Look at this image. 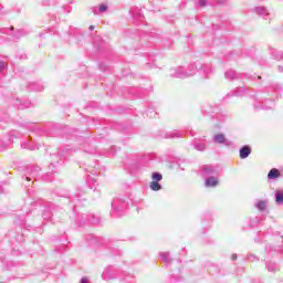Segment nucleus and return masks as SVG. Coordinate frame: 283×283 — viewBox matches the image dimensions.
<instances>
[{"instance_id": "f257e3e1", "label": "nucleus", "mask_w": 283, "mask_h": 283, "mask_svg": "<svg viewBox=\"0 0 283 283\" xmlns=\"http://www.w3.org/2000/svg\"><path fill=\"white\" fill-rule=\"evenodd\" d=\"M151 182H150V189L151 191H160L163 189V186H160V180H163V175L160 172H154L151 175Z\"/></svg>"}, {"instance_id": "f03ea898", "label": "nucleus", "mask_w": 283, "mask_h": 283, "mask_svg": "<svg viewBox=\"0 0 283 283\" xmlns=\"http://www.w3.org/2000/svg\"><path fill=\"white\" fill-rule=\"evenodd\" d=\"M239 156L241 159L249 158V156H251V148L249 146H243L240 149Z\"/></svg>"}, {"instance_id": "7ed1b4c3", "label": "nucleus", "mask_w": 283, "mask_h": 283, "mask_svg": "<svg viewBox=\"0 0 283 283\" xmlns=\"http://www.w3.org/2000/svg\"><path fill=\"white\" fill-rule=\"evenodd\" d=\"M268 178H270V180H275V178H280V170L277 168H272L268 174Z\"/></svg>"}, {"instance_id": "20e7f679", "label": "nucleus", "mask_w": 283, "mask_h": 283, "mask_svg": "<svg viewBox=\"0 0 283 283\" xmlns=\"http://www.w3.org/2000/svg\"><path fill=\"white\" fill-rule=\"evenodd\" d=\"M218 179L210 177L206 180V187H218Z\"/></svg>"}, {"instance_id": "39448f33", "label": "nucleus", "mask_w": 283, "mask_h": 283, "mask_svg": "<svg viewBox=\"0 0 283 283\" xmlns=\"http://www.w3.org/2000/svg\"><path fill=\"white\" fill-rule=\"evenodd\" d=\"M227 139L224 138V134H217L214 135V143L222 145Z\"/></svg>"}, {"instance_id": "423d86ee", "label": "nucleus", "mask_w": 283, "mask_h": 283, "mask_svg": "<svg viewBox=\"0 0 283 283\" xmlns=\"http://www.w3.org/2000/svg\"><path fill=\"white\" fill-rule=\"evenodd\" d=\"M256 207L260 211H264V209H266V202L265 201H259Z\"/></svg>"}, {"instance_id": "0eeeda50", "label": "nucleus", "mask_w": 283, "mask_h": 283, "mask_svg": "<svg viewBox=\"0 0 283 283\" xmlns=\"http://www.w3.org/2000/svg\"><path fill=\"white\" fill-rule=\"evenodd\" d=\"M275 200L276 202H283V192H276Z\"/></svg>"}, {"instance_id": "6e6552de", "label": "nucleus", "mask_w": 283, "mask_h": 283, "mask_svg": "<svg viewBox=\"0 0 283 283\" xmlns=\"http://www.w3.org/2000/svg\"><path fill=\"white\" fill-rule=\"evenodd\" d=\"M107 10V6L101 4L99 6V12H105Z\"/></svg>"}, {"instance_id": "1a4fd4ad", "label": "nucleus", "mask_w": 283, "mask_h": 283, "mask_svg": "<svg viewBox=\"0 0 283 283\" xmlns=\"http://www.w3.org/2000/svg\"><path fill=\"white\" fill-rule=\"evenodd\" d=\"M199 6H200L201 8H205V7L207 6V0H200V1H199Z\"/></svg>"}, {"instance_id": "9d476101", "label": "nucleus", "mask_w": 283, "mask_h": 283, "mask_svg": "<svg viewBox=\"0 0 283 283\" xmlns=\"http://www.w3.org/2000/svg\"><path fill=\"white\" fill-rule=\"evenodd\" d=\"M81 282L82 283H90V280H87V277H83Z\"/></svg>"}, {"instance_id": "9b49d317", "label": "nucleus", "mask_w": 283, "mask_h": 283, "mask_svg": "<svg viewBox=\"0 0 283 283\" xmlns=\"http://www.w3.org/2000/svg\"><path fill=\"white\" fill-rule=\"evenodd\" d=\"M0 67H6V63L0 62Z\"/></svg>"}]
</instances>
